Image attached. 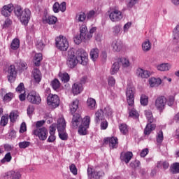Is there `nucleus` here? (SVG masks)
<instances>
[{"instance_id":"nucleus-1","label":"nucleus","mask_w":179,"mask_h":179,"mask_svg":"<svg viewBox=\"0 0 179 179\" xmlns=\"http://www.w3.org/2000/svg\"><path fill=\"white\" fill-rule=\"evenodd\" d=\"M14 13L17 17H20V21L24 26L29 24L31 17V11L29 8H25L23 10L22 7L17 6L15 8Z\"/></svg>"},{"instance_id":"nucleus-2","label":"nucleus","mask_w":179,"mask_h":179,"mask_svg":"<svg viewBox=\"0 0 179 179\" xmlns=\"http://www.w3.org/2000/svg\"><path fill=\"white\" fill-rule=\"evenodd\" d=\"M57 128L59 134V138L62 141H68V134L66 133V122L65 119L62 117L58 119Z\"/></svg>"},{"instance_id":"nucleus-3","label":"nucleus","mask_w":179,"mask_h":179,"mask_svg":"<svg viewBox=\"0 0 179 179\" xmlns=\"http://www.w3.org/2000/svg\"><path fill=\"white\" fill-rule=\"evenodd\" d=\"M79 64V60L76 55H75V50L73 48L70 49L67 52L66 65L71 69L76 67V65Z\"/></svg>"},{"instance_id":"nucleus-4","label":"nucleus","mask_w":179,"mask_h":179,"mask_svg":"<svg viewBox=\"0 0 179 179\" xmlns=\"http://www.w3.org/2000/svg\"><path fill=\"white\" fill-rule=\"evenodd\" d=\"M55 44L57 48L60 51H66L69 48V43L68 42V39L66 37L60 35L59 36L57 37L55 39Z\"/></svg>"},{"instance_id":"nucleus-5","label":"nucleus","mask_w":179,"mask_h":179,"mask_svg":"<svg viewBox=\"0 0 179 179\" xmlns=\"http://www.w3.org/2000/svg\"><path fill=\"white\" fill-rule=\"evenodd\" d=\"M126 97L128 106L134 107L135 104V87L134 86H127L126 89Z\"/></svg>"},{"instance_id":"nucleus-6","label":"nucleus","mask_w":179,"mask_h":179,"mask_svg":"<svg viewBox=\"0 0 179 179\" xmlns=\"http://www.w3.org/2000/svg\"><path fill=\"white\" fill-rule=\"evenodd\" d=\"M77 57V59L78 60L81 65L86 66L87 65V62H89V55L87 52L83 49H78L76 52Z\"/></svg>"},{"instance_id":"nucleus-7","label":"nucleus","mask_w":179,"mask_h":179,"mask_svg":"<svg viewBox=\"0 0 179 179\" xmlns=\"http://www.w3.org/2000/svg\"><path fill=\"white\" fill-rule=\"evenodd\" d=\"M60 99L57 94H49L47 96V104L50 108H57L59 107Z\"/></svg>"},{"instance_id":"nucleus-8","label":"nucleus","mask_w":179,"mask_h":179,"mask_svg":"<svg viewBox=\"0 0 179 179\" xmlns=\"http://www.w3.org/2000/svg\"><path fill=\"white\" fill-rule=\"evenodd\" d=\"M27 99L28 101L32 104H40V103H41V97H40V94H38L36 91H31L29 92Z\"/></svg>"},{"instance_id":"nucleus-9","label":"nucleus","mask_w":179,"mask_h":179,"mask_svg":"<svg viewBox=\"0 0 179 179\" xmlns=\"http://www.w3.org/2000/svg\"><path fill=\"white\" fill-rule=\"evenodd\" d=\"M33 134L35 136H38L41 141H45L48 135V130L45 127L36 128L34 130Z\"/></svg>"},{"instance_id":"nucleus-10","label":"nucleus","mask_w":179,"mask_h":179,"mask_svg":"<svg viewBox=\"0 0 179 179\" xmlns=\"http://www.w3.org/2000/svg\"><path fill=\"white\" fill-rule=\"evenodd\" d=\"M105 145H109L110 149H117L118 148V138L117 137H107L103 139Z\"/></svg>"},{"instance_id":"nucleus-11","label":"nucleus","mask_w":179,"mask_h":179,"mask_svg":"<svg viewBox=\"0 0 179 179\" xmlns=\"http://www.w3.org/2000/svg\"><path fill=\"white\" fill-rule=\"evenodd\" d=\"M87 176L90 179H100L101 177H104V173L103 171H93V168L89 167L87 169Z\"/></svg>"},{"instance_id":"nucleus-12","label":"nucleus","mask_w":179,"mask_h":179,"mask_svg":"<svg viewBox=\"0 0 179 179\" xmlns=\"http://www.w3.org/2000/svg\"><path fill=\"white\" fill-rule=\"evenodd\" d=\"M166 103H167V99L164 96H158L155 100V107L159 111H163L166 107Z\"/></svg>"},{"instance_id":"nucleus-13","label":"nucleus","mask_w":179,"mask_h":179,"mask_svg":"<svg viewBox=\"0 0 179 179\" xmlns=\"http://www.w3.org/2000/svg\"><path fill=\"white\" fill-rule=\"evenodd\" d=\"M17 72L14 65H10L8 70V80L10 83H13L16 80Z\"/></svg>"},{"instance_id":"nucleus-14","label":"nucleus","mask_w":179,"mask_h":179,"mask_svg":"<svg viewBox=\"0 0 179 179\" xmlns=\"http://www.w3.org/2000/svg\"><path fill=\"white\" fill-rule=\"evenodd\" d=\"M109 17L113 22H120L123 17L122 12L119 10H113L109 15Z\"/></svg>"},{"instance_id":"nucleus-15","label":"nucleus","mask_w":179,"mask_h":179,"mask_svg":"<svg viewBox=\"0 0 179 179\" xmlns=\"http://www.w3.org/2000/svg\"><path fill=\"white\" fill-rule=\"evenodd\" d=\"M82 122V117L80 114L76 113L73 115V118L71 121V127L74 129H76L81 124Z\"/></svg>"},{"instance_id":"nucleus-16","label":"nucleus","mask_w":179,"mask_h":179,"mask_svg":"<svg viewBox=\"0 0 179 179\" xmlns=\"http://www.w3.org/2000/svg\"><path fill=\"white\" fill-rule=\"evenodd\" d=\"M106 117L104 116V111L102 109L98 110L94 115V122L99 125L100 122L104 121Z\"/></svg>"},{"instance_id":"nucleus-17","label":"nucleus","mask_w":179,"mask_h":179,"mask_svg":"<svg viewBox=\"0 0 179 179\" xmlns=\"http://www.w3.org/2000/svg\"><path fill=\"white\" fill-rule=\"evenodd\" d=\"M4 178L8 179H21L22 174L19 171H9L4 175Z\"/></svg>"},{"instance_id":"nucleus-18","label":"nucleus","mask_w":179,"mask_h":179,"mask_svg":"<svg viewBox=\"0 0 179 179\" xmlns=\"http://www.w3.org/2000/svg\"><path fill=\"white\" fill-rule=\"evenodd\" d=\"M13 9L15 10V7H13V5H6L1 8V15L5 16V17H8V16H10L12 12H13Z\"/></svg>"},{"instance_id":"nucleus-19","label":"nucleus","mask_w":179,"mask_h":179,"mask_svg":"<svg viewBox=\"0 0 179 179\" xmlns=\"http://www.w3.org/2000/svg\"><path fill=\"white\" fill-rule=\"evenodd\" d=\"M134 157V154L132 152H121L120 154V160L122 162H124L126 164H128L129 162H131V159Z\"/></svg>"},{"instance_id":"nucleus-20","label":"nucleus","mask_w":179,"mask_h":179,"mask_svg":"<svg viewBox=\"0 0 179 179\" xmlns=\"http://www.w3.org/2000/svg\"><path fill=\"white\" fill-rule=\"evenodd\" d=\"M32 76L34 79L35 83H40L41 82V79H43V76H41V71L37 68H34L32 71Z\"/></svg>"},{"instance_id":"nucleus-21","label":"nucleus","mask_w":179,"mask_h":179,"mask_svg":"<svg viewBox=\"0 0 179 179\" xmlns=\"http://www.w3.org/2000/svg\"><path fill=\"white\" fill-rule=\"evenodd\" d=\"M112 48L114 52H120L122 50V42L121 41H114L112 43Z\"/></svg>"},{"instance_id":"nucleus-22","label":"nucleus","mask_w":179,"mask_h":179,"mask_svg":"<svg viewBox=\"0 0 179 179\" xmlns=\"http://www.w3.org/2000/svg\"><path fill=\"white\" fill-rule=\"evenodd\" d=\"M156 129V124H147L146 127L144 129V135L145 136H149L153 131Z\"/></svg>"},{"instance_id":"nucleus-23","label":"nucleus","mask_w":179,"mask_h":179,"mask_svg":"<svg viewBox=\"0 0 179 179\" xmlns=\"http://www.w3.org/2000/svg\"><path fill=\"white\" fill-rule=\"evenodd\" d=\"M70 113L72 115L75 114L76 111H78V109L79 108V100L76 99L72 101V103L70 104Z\"/></svg>"},{"instance_id":"nucleus-24","label":"nucleus","mask_w":179,"mask_h":179,"mask_svg":"<svg viewBox=\"0 0 179 179\" xmlns=\"http://www.w3.org/2000/svg\"><path fill=\"white\" fill-rule=\"evenodd\" d=\"M137 73L140 78L143 79H148V78L150 77V71L147 70H143L142 69H138L137 70Z\"/></svg>"},{"instance_id":"nucleus-25","label":"nucleus","mask_w":179,"mask_h":179,"mask_svg":"<svg viewBox=\"0 0 179 179\" xmlns=\"http://www.w3.org/2000/svg\"><path fill=\"white\" fill-rule=\"evenodd\" d=\"M149 83L151 87H157V86L162 85V79L152 77L149 79Z\"/></svg>"},{"instance_id":"nucleus-26","label":"nucleus","mask_w":179,"mask_h":179,"mask_svg":"<svg viewBox=\"0 0 179 179\" xmlns=\"http://www.w3.org/2000/svg\"><path fill=\"white\" fill-rule=\"evenodd\" d=\"M87 106L90 110H96L97 108L96 99L93 98H88L87 100Z\"/></svg>"},{"instance_id":"nucleus-27","label":"nucleus","mask_w":179,"mask_h":179,"mask_svg":"<svg viewBox=\"0 0 179 179\" xmlns=\"http://www.w3.org/2000/svg\"><path fill=\"white\" fill-rule=\"evenodd\" d=\"M83 90L82 84L74 83L72 87V92L73 94H79Z\"/></svg>"},{"instance_id":"nucleus-28","label":"nucleus","mask_w":179,"mask_h":179,"mask_svg":"<svg viewBox=\"0 0 179 179\" xmlns=\"http://www.w3.org/2000/svg\"><path fill=\"white\" fill-rule=\"evenodd\" d=\"M100 52V50H99V48H92L90 52V58L92 59V61H96L97 58H99V54Z\"/></svg>"},{"instance_id":"nucleus-29","label":"nucleus","mask_w":179,"mask_h":179,"mask_svg":"<svg viewBox=\"0 0 179 179\" xmlns=\"http://www.w3.org/2000/svg\"><path fill=\"white\" fill-rule=\"evenodd\" d=\"M142 50L144 52H148L150 50H152V43L150 40H146L142 43Z\"/></svg>"},{"instance_id":"nucleus-30","label":"nucleus","mask_w":179,"mask_h":179,"mask_svg":"<svg viewBox=\"0 0 179 179\" xmlns=\"http://www.w3.org/2000/svg\"><path fill=\"white\" fill-rule=\"evenodd\" d=\"M59 78L60 80L63 82V83H68L71 79V77L68 73H59Z\"/></svg>"},{"instance_id":"nucleus-31","label":"nucleus","mask_w":179,"mask_h":179,"mask_svg":"<svg viewBox=\"0 0 179 179\" xmlns=\"http://www.w3.org/2000/svg\"><path fill=\"white\" fill-rule=\"evenodd\" d=\"M43 61V54L36 53L34 58V62L35 66H40V62Z\"/></svg>"},{"instance_id":"nucleus-32","label":"nucleus","mask_w":179,"mask_h":179,"mask_svg":"<svg viewBox=\"0 0 179 179\" xmlns=\"http://www.w3.org/2000/svg\"><path fill=\"white\" fill-rule=\"evenodd\" d=\"M173 41L178 43L179 41V25L178 24L173 31Z\"/></svg>"},{"instance_id":"nucleus-33","label":"nucleus","mask_w":179,"mask_h":179,"mask_svg":"<svg viewBox=\"0 0 179 179\" xmlns=\"http://www.w3.org/2000/svg\"><path fill=\"white\" fill-rule=\"evenodd\" d=\"M118 71H120V62H115L110 69V73L111 75H115Z\"/></svg>"},{"instance_id":"nucleus-34","label":"nucleus","mask_w":179,"mask_h":179,"mask_svg":"<svg viewBox=\"0 0 179 179\" xmlns=\"http://www.w3.org/2000/svg\"><path fill=\"white\" fill-rule=\"evenodd\" d=\"M45 20L46 23H48V24H55L58 19L54 15H50L46 17Z\"/></svg>"},{"instance_id":"nucleus-35","label":"nucleus","mask_w":179,"mask_h":179,"mask_svg":"<svg viewBox=\"0 0 179 179\" xmlns=\"http://www.w3.org/2000/svg\"><path fill=\"white\" fill-rule=\"evenodd\" d=\"M50 85L54 90H58V89L61 87V83H59V80L57 78L52 80Z\"/></svg>"},{"instance_id":"nucleus-36","label":"nucleus","mask_w":179,"mask_h":179,"mask_svg":"<svg viewBox=\"0 0 179 179\" xmlns=\"http://www.w3.org/2000/svg\"><path fill=\"white\" fill-rule=\"evenodd\" d=\"M19 47H20V41L18 38L13 39L10 44V48L12 50H17Z\"/></svg>"},{"instance_id":"nucleus-37","label":"nucleus","mask_w":179,"mask_h":179,"mask_svg":"<svg viewBox=\"0 0 179 179\" xmlns=\"http://www.w3.org/2000/svg\"><path fill=\"white\" fill-rule=\"evenodd\" d=\"M158 71H161V72H164L166 71H169L170 70V64H162L160 65H158L157 66Z\"/></svg>"},{"instance_id":"nucleus-38","label":"nucleus","mask_w":179,"mask_h":179,"mask_svg":"<svg viewBox=\"0 0 179 179\" xmlns=\"http://www.w3.org/2000/svg\"><path fill=\"white\" fill-rule=\"evenodd\" d=\"M119 129L123 135L128 134V126L125 123L120 124L119 125Z\"/></svg>"},{"instance_id":"nucleus-39","label":"nucleus","mask_w":179,"mask_h":179,"mask_svg":"<svg viewBox=\"0 0 179 179\" xmlns=\"http://www.w3.org/2000/svg\"><path fill=\"white\" fill-rule=\"evenodd\" d=\"M8 121H9V115H4L1 118L0 125L1 127H6V125H8Z\"/></svg>"},{"instance_id":"nucleus-40","label":"nucleus","mask_w":179,"mask_h":179,"mask_svg":"<svg viewBox=\"0 0 179 179\" xmlns=\"http://www.w3.org/2000/svg\"><path fill=\"white\" fill-rule=\"evenodd\" d=\"M171 171L173 174H178L179 173V163L175 162L171 166Z\"/></svg>"},{"instance_id":"nucleus-41","label":"nucleus","mask_w":179,"mask_h":179,"mask_svg":"<svg viewBox=\"0 0 179 179\" xmlns=\"http://www.w3.org/2000/svg\"><path fill=\"white\" fill-rule=\"evenodd\" d=\"M141 106H148L149 103V97L145 94H142L140 98Z\"/></svg>"},{"instance_id":"nucleus-42","label":"nucleus","mask_w":179,"mask_h":179,"mask_svg":"<svg viewBox=\"0 0 179 179\" xmlns=\"http://www.w3.org/2000/svg\"><path fill=\"white\" fill-rule=\"evenodd\" d=\"M87 128L89 127H86L83 124H80L78 130L79 135H86L87 134Z\"/></svg>"},{"instance_id":"nucleus-43","label":"nucleus","mask_w":179,"mask_h":179,"mask_svg":"<svg viewBox=\"0 0 179 179\" xmlns=\"http://www.w3.org/2000/svg\"><path fill=\"white\" fill-rule=\"evenodd\" d=\"M17 117H19L17 112H15V111L10 112V113L9 115V118H10V122H13V124L16 122V120H17Z\"/></svg>"},{"instance_id":"nucleus-44","label":"nucleus","mask_w":179,"mask_h":179,"mask_svg":"<svg viewBox=\"0 0 179 179\" xmlns=\"http://www.w3.org/2000/svg\"><path fill=\"white\" fill-rule=\"evenodd\" d=\"M81 125L89 128L90 125V116H85L83 119H81Z\"/></svg>"},{"instance_id":"nucleus-45","label":"nucleus","mask_w":179,"mask_h":179,"mask_svg":"<svg viewBox=\"0 0 179 179\" xmlns=\"http://www.w3.org/2000/svg\"><path fill=\"white\" fill-rule=\"evenodd\" d=\"M169 166L170 164H169V162L162 161L159 162L157 165V167H158V169H162V167H163L164 170H167V169H169Z\"/></svg>"},{"instance_id":"nucleus-46","label":"nucleus","mask_w":179,"mask_h":179,"mask_svg":"<svg viewBox=\"0 0 179 179\" xmlns=\"http://www.w3.org/2000/svg\"><path fill=\"white\" fill-rule=\"evenodd\" d=\"M83 40H88L87 37L83 36L80 34V35L74 38V43H76V44H80Z\"/></svg>"},{"instance_id":"nucleus-47","label":"nucleus","mask_w":179,"mask_h":179,"mask_svg":"<svg viewBox=\"0 0 179 179\" xmlns=\"http://www.w3.org/2000/svg\"><path fill=\"white\" fill-rule=\"evenodd\" d=\"M80 34L83 36V37H87V27H86V25H82L80 27Z\"/></svg>"},{"instance_id":"nucleus-48","label":"nucleus","mask_w":179,"mask_h":179,"mask_svg":"<svg viewBox=\"0 0 179 179\" xmlns=\"http://www.w3.org/2000/svg\"><path fill=\"white\" fill-rule=\"evenodd\" d=\"M12 160V155H10V152H8L5 155L4 157L1 160V163H9Z\"/></svg>"},{"instance_id":"nucleus-49","label":"nucleus","mask_w":179,"mask_h":179,"mask_svg":"<svg viewBox=\"0 0 179 179\" xmlns=\"http://www.w3.org/2000/svg\"><path fill=\"white\" fill-rule=\"evenodd\" d=\"M129 117H131L132 118H139V113L135 108H132L129 113Z\"/></svg>"},{"instance_id":"nucleus-50","label":"nucleus","mask_w":179,"mask_h":179,"mask_svg":"<svg viewBox=\"0 0 179 179\" xmlns=\"http://www.w3.org/2000/svg\"><path fill=\"white\" fill-rule=\"evenodd\" d=\"M31 143L29 141H22L18 143L20 149H26L30 146Z\"/></svg>"},{"instance_id":"nucleus-51","label":"nucleus","mask_w":179,"mask_h":179,"mask_svg":"<svg viewBox=\"0 0 179 179\" xmlns=\"http://www.w3.org/2000/svg\"><path fill=\"white\" fill-rule=\"evenodd\" d=\"M13 97H14L13 93L9 92L5 94L3 100V101H6L8 103L12 99H13Z\"/></svg>"},{"instance_id":"nucleus-52","label":"nucleus","mask_w":179,"mask_h":179,"mask_svg":"<svg viewBox=\"0 0 179 179\" xmlns=\"http://www.w3.org/2000/svg\"><path fill=\"white\" fill-rule=\"evenodd\" d=\"M163 139H164V137L163 136V131L160 130L157 135V143H162V142H163Z\"/></svg>"},{"instance_id":"nucleus-53","label":"nucleus","mask_w":179,"mask_h":179,"mask_svg":"<svg viewBox=\"0 0 179 179\" xmlns=\"http://www.w3.org/2000/svg\"><path fill=\"white\" fill-rule=\"evenodd\" d=\"M36 48H38V50H39L40 51H43V50L44 48V43H43V40L38 39L36 41Z\"/></svg>"},{"instance_id":"nucleus-54","label":"nucleus","mask_w":179,"mask_h":179,"mask_svg":"<svg viewBox=\"0 0 179 179\" xmlns=\"http://www.w3.org/2000/svg\"><path fill=\"white\" fill-rule=\"evenodd\" d=\"M86 20V14L83 12L80 13L77 15V20L78 22H85Z\"/></svg>"},{"instance_id":"nucleus-55","label":"nucleus","mask_w":179,"mask_h":179,"mask_svg":"<svg viewBox=\"0 0 179 179\" xmlns=\"http://www.w3.org/2000/svg\"><path fill=\"white\" fill-rule=\"evenodd\" d=\"M99 124L101 130H106L108 128V122H107V120L106 119L100 122Z\"/></svg>"},{"instance_id":"nucleus-56","label":"nucleus","mask_w":179,"mask_h":179,"mask_svg":"<svg viewBox=\"0 0 179 179\" xmlns=\"http://www.w3.org/2000/svg\"><path fill=\"white\" fill-rule=\"evenodd\" d=\"M120 62H121L122 66H124V68H128V66H129V60H128V59H127L125 57L121 58Z\"/></svg>"},{"instance_id":"nucleus-57","label":"nucleus","mask_w":179,"mask_h":179,"mask_svg":"<svg viewBox=\"0 0 179 179\" xmlns=\"http://www.w3.org/2000/svg\"><path fill=\"white\" fill-rule=\"evenodd\" d=\"M69 169L71 173H72L73 176H78V168H76V165L72 164L71 165H70Z\"/></svg>"},{"instance_id":"nucleus-58","label":"nucleus","mask_w":179,"mask_h":179,"mask_svg":"<svg viewBox=\"0 0 179 179\" xmlns=\"http://www.w3.org/2000/svg\"><path fill=\"white\" fill-rule=\"evenodd\" d=\"M103 114H106L108 117H111L113 115V109L110 106H106L103 110Z\"/></svg>"},{"instance_id":"nucleus-59","label":"nucleus","mask_w":179,"mask_h":179,"mask_svg":"<svg viewBox=\"0 0 179 179\" xmlns=\"http://www.w3.org/2000/svg\"><path fill=\"white\" fill-rule=\"evenodd\" d=\"M96 30H97V28L96 27H92L90 29V32L87 34V38L88 40H90V38H92V37H93V33H96Z\"/></svg>"},{"instance_id":"nucleus-60","label":"nucleus","mask_w":179,"mask_h":179,"mask_svg":"<svg viewBox=\"0 0 179 179\" xmlns=\"http://www.w3.org/2000/svg\"><path fill=\"white\" fill-rule=\"evenodd\" d=\"M140 166L141 162L138 160H135L130 163V167H131V169H137V167H139Z\"/></svg>"},{"instance_id":"nucleus-61","label":"nucleus","mask_w":179,"mask_h":179,"mask_svg":"<svg viewBox=\"0 0 179 179\" xmlns=\"http://www.w3.org/2000/svg\"><path fill=\"white\" fill-rule=\"evenodd\" d=\"M27 131V127L26 126V122H22L20 125V133L24 134Z\"/></svg>"},{"instance_id":"nucleus-62","label":"nucleus","mask_w":179,"mask_h":179,"mask_svg":"<svg viewBox=\"0 0 179 179\" xmlns=\"http://www.w3.org/2000/svg\"><path fill=\"white\" fill-rule=\"evenodd\" d=\"M128 8H132L137 2L138 0H126Z\"/></svg>"},{"instance_id":"nucleus-63","label":"nucleus","mask_w":179,"mask_h":179,"mask_svg":"<svg viewBox=\"0 0 179 179\" xmlns=\"http://www.w3.org/2000/svg\"><path fill=\"white\" fill-rule=\"evenodd\" d=\"M52 10L55 13H58V12H59V3L55 2L53 4Z\"/></svg>"},{"instance_id":"nucleus-64","label":"nucleus","mask_w":179,"mask_h":179,"mask_svg":"<svg viewBox=\"0 0 179 179\" xmlns=\"http://www.w3.org/2000/svg\"><path fill=\"white\" fill-rule=\"evenodd\" d=\"M24 90V84L23 83H21L16 87V92H18L19 93H22V92H23Z\"/></svg>"}]
</instances>
